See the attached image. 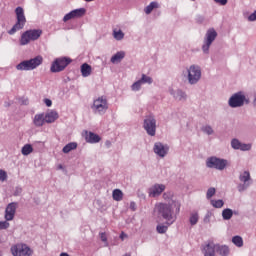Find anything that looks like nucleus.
<instances>
[{
    "label": "nucleus",
    "instance_id": "5fc2aeb1",
    "mask_svg": "<svg viewBox=\"0 0 256 256\" xmlns=\"http://www.w3.org/2000/svg\"><path fill=\"white\" fill-rule=\"evenodd\" d=\"M248 21H256V10L254 11V13L249 15Z\"/></svg>",
    "mask_w": 256,
    "mask_h": 256
},
{
    "label": "nucleus",
    "instance_id": "69168bd1",
    "mask_svg": "<svg viewBox=\"0 0 256 256\" xmlns=\"http://www.w3.org/2000/svg\"><path fill=\"white\" fill-rule=\"evenodd\" d=\"M58 169H59V170H62V169H63V165L60 164V165L58 166Z\"/></svg>",
    "mask_w": 256,
    "mask_h": 256
},
{
    "label": "nucleus",
    "instance_id": "c756f323",
    "mask_svg": "<svg viewBox=\"0 0 256 256\" xmlns=\"http://www.w3.org/2000/svg\"><path fill=\"white\" fill-rule=\"evenodd\" d=\"M239 180L240 182L247 184L251 180L249 171H244L242 174H240Z\"/></svg>",
    "mask_w": 256,
    "mask_h": 256
},
{
    "label": "nucleus",
    "instance_id": "a19ab883",
    "mask_svg": "<svg viewBox=\"0 0 256 256\" xmlns=\"http://www.w3.org/2000/svg\"><path fill=\"white\" fill-rule=\"evenodd\" d=\"M9 228H10V223L8 222V220L0 221V231L7 230Z\"/></svg>",
    "mask_w": 256,
    "mask_h": 256
},
{
    "label": "nucleus",
    "instance_id": "bf43d9fd",
    "mask_svg": "<svg viewBox=\"0 0 256 256\" xmlns=\"http://www.w3.org/2000/svg\"><path fill=\"white\" fill-rule=\"evenodd\" d=\"M125 238H127V234H125V232H122V233L120 234V239H121V240H124Z\"/></svg>",
    "mask_w": 256,
    "mask_h": 256
},
{
    "label": "nucleus",
    "instance_id": "4d7b16f0",
    "mask_svg": "<svg viewBox=\"0 0 256 256\" xmlns=\"http://www.w3.org/2000/svg\"><path fill=\"white\" fill-rule=\"evenodd\" d=\"M214 2L224 6L228 3V0H214Z\"/></svg>",
    "mask_w": 256,
    "mask_h": 256
},
{
    "label": "nucleus",
    "instance_id": "c03bdc74",
    "mask_svg": "<svg viewBox=\"0 0 256 256\" xmlns=\"http://www.w3.org/2000/svg\"><path fill=\"white\" fill-rule=\"evenodd\" d=\"M249 187V183H240L237 186V189L240 193L244 192Z\"/></svg>",
    "mask_w": 256,
    "mask_h": 256
},
{
    "label": "nucleus",
    "instance_id": "72a5a7b5",
    "mask_svg": "<svg viewBox=\"0 0 256 256\" xmlns=\"http://www.w3.org/2000/svg\"><path fill=\"white\" fill-rule=\"evenodd\" d=\"M140 81H141L142 85L143 84H148V85L153 84V78L147 76L146 74H142Z\"/></svg>",
    "mask_w": 256,
    "mask_h": 256
},
{
    "label": "nucleus",
    "instance_id": "c85d7f7f",
    "mask_svg": "<svg viewBox=\"0 0 256 256\" xmlns=\"http://www.w3.org/2000/svg\"><path fill=\"white\" fill-rule=\"evenodd\" d=\"M222 217L224 221H229L233 217V210L230 208H225L222 211Z\"/></svg>",
    "mask_w": 256,
    "mask_h": 256
},
{
    "label": "nucleus",
    "instance_id": "052dcab7",
    "mask_svg": "<svg viewBox=\"0 0 256 256\" xmlns=\"http://www.w3.org/2000/svg\"><path fill=\"white\" fill-rule=\"evenodd\" d=\"M4 107L5 108H10L11 107V102H8V101L4 102Z\"/></svg>",
    "mask_w": 256,
    "mask_h": 256
},
{
    "label": "nucleus",
    "instance_id": "7ed1b4c3",
    "mask_svg": "<svg viewBox=\"0 0 256 256\" xmlns=\"http://www.w3.org/2000/svg\"><path fill=\"white\" fill-rule=\"evenodd\" d=\"M43 63V57L41 55L36 56L35 58H32L30 60H25L20 62L16 69L17 71H33L34 69H37L39 65H42Z\"/></svg>",
    "mask_w": 256,
    "mask_h": 256
},
{
    "label": "nucleus",
    "instance_id": "473e14b6",
    "mask_svg": "<svg viewBox=\"0 0 256 256\" xmlns=\"http://www.w3.org/2000/svg\"><path fill=\"white\" fill-rule=\"evenodd\" d=\"M211 205L215 208V209H221L224 206V202L222 199H218V200H211Z\"/></svg>",
    "mask_w": 256,
    "mask_h": 256
},
{
    "label": "nucleus",
    "instance_id": "0eeeda50",
    "mask_svg": "<svg viewBox=\"0 0 256 256\" xmlns=\"http://www.w3.org/2000/svg\"><path fill=\"white\" fill-rule=\"evenodd\" d=\"M72 63V59L68 57H59L56 58L50 67L51 73H61Z\"/></svg>",
    "mask_w": 256,
    "mask_h": 256
},
{
    "label": "nucleus",
    "instance_id": "6ab92c4d",
    "mask_svg": "<svg viewBox=\"0 0 256 256\" xmlns=\"http://www.w3.org/2000/svg\"><path fill=\"white\" fill-rule=\"evenodd\" d=\"M59 119V113L55 110H51L45 114V122L47 124H53Z\"/></svg>",
    "mask_w": 256,
    "mask_h": 256
},
{
    "label": "nucleus",
    "instance_id": "a211bd4d",
    "mask_svg": "<svg viewBox=\"0 0 256 256\" xmlns=\"http://www.w3.org/2000/svg\"><path fill=\"white\" fill-rule=\"evenodd\" d=\"M202 252L204 256H215L216 244H214L213 242L207 243L203 246Z\"/></svg>",
    "mask_w": 256,
    "mask_h": 256
},
{
    "label": "nucleus",
    "instance_id": "4c0bfd02",
    "mask_svg": "<svg viewBox=\"0 0 256 256\" xmlns=\"http://www.w3.org/2000/svg\"><path fill=\"white\" fill-rule=\"evenodd\" d=\"M168 229H169V227L166 225H157V227H156V231L158 234H165V233H167Z\"/></svg>",
    "mask_w": 256,
    "mask_h": 256
},
{
    "label": "nucleus",
    "instance_id": "393cba45",
    "mask_svg": "<svg viewBox=\"0 0 256 256\" xmlns=\"http://www.w3.org/2000/svg\"><path fill=\"white\" fill-rule=\"evenodd\" d=\"M112 198L116 202H121L123 200V191H121V189H114L112 192Z\"/></svg>",
    "mask_w": 256,
    "mask_h": 256
},
{
    "label": "nucleus",
    "instance_id": "09e8293b",
    "mask_svg": "<svg viewBox=\"0 0 256 256\" xmlns=\"http://www.w3.org/2000/svg\"><path fill=\"white\" fill-rule=\"evenodd\" d=\"M195 21H196V23H198L199 25H201L202 23H204L205 17L202 16V15H197Z\"/></svg>",
    "mask_w": 256,
    "mask_h": 256
},
{
    "label": "nucleus",
    "instance_id": "0e129e2a",
    "mask_svg": "<svg viewBox=\"0 0 256 256\" xmlns=\"http://www.w3.org/2000/svg\"><path fill=\"white\" fill-rule=\"evenodd\" d=\"M233 215L238 216L239 215L238 211H233Z\"/></svg>",
    "mask_w": 256,
    "mask_h": 256
},
{
    "label": "nucleus",
    "instance_id": "f8f14e48",
    "mask_svg": "<svg viewBox=\"0 0 256 256\" xmlns=\"http://www.w3.org/2000/svg\"><path fill=\"white\" fill-rule=\"evenodd\" d=\"M108 109H109V106L107 105V99L105 97L102 96L94 100L92 110L95 113L103 115L105 114V112H107Z\"/></svg>",
    "mask_w": 256,
    "mask_h": 256
},
{
    "label": "nucleus",
    "instance_id": "1a4fd4ad",
    "mask_svg": "<svg viewBox=\"0 0 256 256\" xmlns=\"http://www.w3.org/2000/svg\"><path fill=\"white\" fill-rule=\"evenodd\" d=\"M188 83L190 85H196L198 82L201 80L202 72H201V67L198 65H191L188 69Z\"/></svg>",
    "mask_w": 256,
    "mask_h": 256
},
{
    "label": "nucleus",
    "instance_id": "aec40b11",
    "mask_svg": "<svg viewBox=\"0 0 256 256\" xmlns=\"http://www.w3.org/2000/svg\"><path fill=\"white\" fill-rule=\"evenodd\" d=\"M216 253L220 256H228L229 255V247L227 245L215 244Z\"/></svg>",
    "mask_w": 256,
    "mask_h": 256
},
{
    "label": "nucleus",
    "instance_id": "9d476101",
    "mask_svg": "<svg viewBox=\"0 0 256 256\" xmlns=\"http://www.w3.org/2000/svg\"><path fill=\"white\" fill-rule=\"evenodd\" d=\"M245 101H246V96L244 95V93L242 91H239L237 93H234L230 97V99L228 101V105L232 109L241 108L244 106Z\"/></svg>",
    "mask_w": 256,
    "mask_h": 256
},
{
    "label": "nucleus",
    "instance_id": "a878e982",
    "mask_svg": "<svg viewBox=\"0 0 256 256\" xmlns=\"http://www.w3.org/2000/svg\"><path fill=\"white\" fill-rule=\"evenodd\" d=\"M34 151V148L31 144H25L22 149H21V153L23 156H29L30 154H32Z\"/></svg>",
    "mask_w": 256,
    "mask_h": 256
},
{
    "label": "nucleus",
    "instance_id": "f3484780",
    "mask_svg": "<svg viewBox=\"0 0 256 256\" xmlns=\"http://www.w3.org/2000/svg\"><path fill=\"white\" fill-rule=\"evenodd\" d=\"M85 141L89 144H98L101 142V136L99 134L93 133V132H88L85 131Z\"/></svg>",
    "mask_w": 256,
    "mask_h": 256
},
{
    "label": "nucleus",
    "instance_id": "4be33fe9",
    "mask_svg": "<svg viewBox=\"0 0 256 256\" xmlns=\"http://www.w3.org/2000/svg\"><path fill=\"white\" fill-rule=\"evenodd\" d=\"M78 148V143L77 142H70L68 144H66L63 149H62V152L64 154H69L71 153L72 151L76 150Z\"/></svg>",
    "mask_w": 256,
    "mask_h": 256
},
{
    "label": "nucleus",
    "instance_id": "37998d69",
    "mask_svg": "<svg viewBox=\"0 0 256 256\" xmlns=\"http://www.w3.org/2000/svg\"><path fill=\"white\" fill-rule=\"evenodd\" d=\"M22 193H23V188L20 187V186H17V187H15V189H14L13 196H14V197H19V196L22 195Z\"/></svg>",
    "mask_w": 256,
    "mask_h": 256
},
{
    "label": "nucleus",
    "instance_id": "7c9ffc66",
    "mask_svg": "<svg viewBox=\"0 0 256 256\" xmlns=\"http://www.w3.org/2000/svg\"><path fill=\"white\" fill-rule=\"evenodd\" d=\"M232 243L236 247L241 248V247H243V238L239 235H235L232 237Z\"/></svg>",
    "mask_w": 256,
    "mask_h": 256
},
{
    "label": "nucleus",
    "instance_id": "cd10ccee",
    "mask_svg": "<svg viewBox=\"0 0 256 256\" xmlns=\"http://www.w3.org/2000/svg\"><path fill=\"white\" fill-rule=\"evenodd\" d=\"M159 8V3L157 2H151L145 9L144 12L146 15H151L153 13V9H158Z\"/></svg>",
    "mask_w": 256,
    "mask_h": 256
},
{
    "label": "nucleus",
    "instance_id": "f704fd0d",
    "mask_svg": "<svg viewBox=\"0 0 256 256\" xmlns=\"http://www.w3.org/2000/svg\"><path fill=\"white\" fill-rule=\"evenodd\" d=\"M199 217H198V213H191V216L189 218V222L191 224V226H195L198 223Z\"/></svg>",
    "mask_w": 256,
    "mask_h": 256
},
{
    "label": "nucleus",
    "instance_id": "49530a36",
    "mask_svg": "<svg viewBox=\"0 0 256 256\" xmlns=\"http://www.w3.org/2000/svg\"><path fill=\"white\" fill-rule=\"evenodd\" d=\"M71 19H75V16L73 14V12H69L67 13L64 17H63V21L64 23H67V21H71Z\"/></svg>",
    "mask_w": 256,
    "mask_h": 256
},
{
    "label": "nucleus",
    "instance_id": "8fccbe9b",
    "mask_svg": "<svg viewBox=\"0 0 256 256\" xmlns=\"http://www.w3.org/2000/svg\"><path fill=\"white\" fill-rule=\"evenodd\" d=\"M212 217V213L211 212H207V214L205 215V217H204V223L205 224H208V223H210V218Z\"/></svg>",
    "mask_w": 256,
    "mask_h": 256
},
{
    "label": "nucleus",
    "instance_id": "39448f33",
    "mask_svg": "<svg viewBox=\"0 0 256 256\" xmlns=\"http://www.w3.org/2000/svg\"><path fill=\"white\" fill-rule=\"evenodd\" d=\"M41 35H43V30L41 29L27 30L21 35L20 45H29L31 41H38Z\"/></svg>",
    "mask_w": 256,
    "mask_h": 256
},
{
    "label": "nucleus",
    "instance_id": "58836bf2",
    "mask_svg": "<svg viewBox=\"0 0 256 256\" xmlns=\"http://www.w3.org/2000/svg\"><path fill=\"white\" fill-rule=\"evenodd\" d=\"M240 145H241V142L238 139L234 138V139L231 140L232 149L239 150Z\"/></svg>",
    "mask_w": 256,
    "mask_h": 256
},
{
    "label": "nucleus",
    "instance_id": "412c9836",
    "mask_svg": "<svg viewBox=\"0 0 256 256\" xmlns=\"http://www.w3.org/2000/svg\"><path fill=\"white\" fill-rule=\"evenodd\" d=\"M46 122L44 114H36L33 123L36 127H43Z\"/></svg>",
    "mask_w": 256,
    "mask_h": 256
},
{
    "label": "nucleus",
    "instance_id": "13d9d810",
    "mask_svg": "<svg viewBox=\"0 0 256 256\" xmlns=\"http://www.w3.org/2000/svg\"><path fill=\"white\" fill-rule=\"evenodd\" d=\"M252 105L254 108H256V92L254 93V98H253V101H252Z\"/></svg>",
    "mask_w": 256,
    "mask_h": 256
},
{
    "label": "nucleus",
    "instance_id": "20e7f679",
    "mask_svg": "<svg viewBox=\"0 0 256 256\" xmlns=\"http://www.w3.org/2000/svg\"><path fill=\"white\" fill-rule=\"evenodd\" d=\"M143 129L150 137H155V135H157V119L155 118V115L149 114L145 116Z\"/></svg>",
    "mask_w": 256,
    "mask_h": 256
},
{
    "label": "nucleus",
    "instance_id": "f257e3e1",
    "mask_svg": "<svg viewBox=\"0 0 256 256\" xmlns=\"http://www.w3.org/2000/svg\"><path fill=\"white\" fill-rule=\"evenodd\" d=\"M181 203L177 200H171L169 203H159L156 205L158 218L166 221V225H172L180 212Z\"/></svg>",
    "mask_w": 256,
    "mask_h": 256
},
{
    "label": "nucleus",
    "instance_id": "2f4dec72",
    "mask_svg": "<svg viewBox=\"0 0 256 256\" xmlns=\"http://www.w3.org/2000/svg\"><path fill=\"white\" fill-rule=\"evenodd\" d=\"M113 37L116 39V41H121L125 37V34L121 30H114L113 31Z\"/></svg>",
    "mask_w": 256,
    "mask_h": 256
},
{
    "label": "nucleus",
    "instance_id": "ea45409f",
    "mask_svg": "<svg viewBox=\"0 0 256 256\" xmlns=\"http://www.w3.org/2000/svg\"><path fill=\"white\" fill-rule=\"evenodd\" d=\"M215 194H216V189L214 187H210L207 190V194H206L207 200H210Z\"/></svg>",
    "mask_w": 256,
    "mask_h": 256
},
{
    "label": "nucleus",
    "instance_id": "680f3d73",
    "mask_svg": "<svg viewBox=\"0 0 256 256\" xmlns=\"http://www.w3.org/2000/svg\"><path fill=\"white\" fill-rule=\"evenodd\" d=\"M105 146H106L108 149L111 148V141L107 140V141L105 142Z\"/></svg>",
    "mask_w": 256,
    "mask_h": 256
},
{
    "label": "nucleus",
    "instance_id": "e2e57ef3",
    "mask_svg": "<svg viewBox=\"0 0 256 256\" xmlns=\"http://www.w3.org/2000/svg\"><path fill=\"white\" fill-rule=\"evenodd\" d=\"M60 256H70L68 253H66V252H62L61 254H60Z\"/></svg>",
    "mask_w": 256,
    "mask_h": 256
},
{
    "label": "nucleus",
    "instance_id": "774afa93",
    "mask_svg": "<svg viewBox=\"0 0 256 256\" xmlns=\"http://www.w3.org/2000/svg\"><path fill=\"white\" fill-rule=\"evenodd\" d=\"M245 103L248 105L249 104V99L245 98Z\"/></svg>",
    "mask_w": 256,
    "mask_h": 256
},
{
    "label": "nucleus",
    "instance_id": "864d4df0",
    "mask_svg": "<svg viewBox=\"0 0 256 256\" xmlns=\"http://www.w3.org/2000/svg\"><path fill=\"white\" fill-rule=\"evenodd\" d=\"M130 210L133 212L137 211V204L133 201L130 203Z\"/></svg>",
    "mask_w": 256,
    "mask_h": 256
},
{
    "label": "nucleus",
    "instance_id": "5701e85b",
    "mask_svg": "<svg viewBox=\"0 0 256 256\" xmlns=\"http://www.w3.org/2000/svg\"><path fill=\"white\" fill-rule=\"evenodd\" d=\"M123 59H125V52L119 51L111 57L110 61L111 63H121Z\"/></svg>",
    "mask_w": 256,
    "mask_h": 256
},
{
    "label": "nucleus",
    "instance_id": "bb28decb",
    "mask_svg": "<svg viewBox=\"0 0 256 256\" xmlns=\"http://www.w3.org/2000/svg\"><path fill=\"white\" fill-rule=\"evenodd\" d=\"M72 13L75 19H80L81 17H84V15H86L87 10L85 8H79L72 10Z\"/></svg>",
    "mask_w": 256,
    "mask_h": 256
},
{
    "label": "nucleus",
    "instance_id": "ddd939ff",
    "mask_svg": "<svg viewBox=\"0 0 256 256\" xmlns=\"http://www.w3.org/2000/svg\"><path fill=\"white\" fill-rule=\"evenodd\" d=\"M153 151L158 157L165 158L169 153V145H165L162 142H156L154 143Z\"/></svg>",
    "mask_w": 256,
    "mask_h": 256
},
{
    "label": "nucleus",
    "instance_id": "3c124183",
    "mask_svg": "<svg viewBox=\"0 0 256 256\" xmlns=\"http://www.w3.org/2000/svg\"><path fill=\"white\" fill-rule=\"evenodd\" d=\"M44 103H45L46 107H48V108L52 107V105H53L52 100L48 99V98L44 99Z\"/></svg>",
    "mask_w": 256,
    "mask_h": 256
},
{
    "label": "nucleus",
    "instance_id": "f03ea898",
    "mask_svg": "<svg viewBox=\"0 0 256 256\" xmlns=\"http://www.w3.org/2000/svg\"><path fill=\"white\" fill-rule=\"evenodd\" d=\"M16 13V23L13 25V27L8 31L9 35H15L17 31H21V29H24L26 23H27V18L25 16V11L23 7H17L15 9Z\"/></svg>",
    "mask_w": 256,
    "mask_h": 256
},
{
    "label": "nucleus",
    "instance_id": "de8ad7c7",
    "mask_svg": "<svg viewBox=\"0 0 256 256\" xmlns=\"http://www.w3.org/2000/svg\"><path fill=\"white\" fill-rule=\"evenodd\" d=\"M19 103H20L21 106H29L30 101H29L28 98L22 97V98L19 99Z\"/></svg>",
    "mask_w": 256,
    "mask_h": 256
},
{
    "label": "nucleus",
    "instance_id": "dca6fc26",
    "mask_svg": "<svg viewBox=\"0 0 256 256\" xmlns=\"http://www.w3.org/2000/svg\"><path fill=\"white\" fill-rule=\"evenodd\" d=\"M169 93L171 96H173V98L176 101L183 102V101H186V99H187L186 93L184 91H182L181 89H177V90L170 89Z\"/></svg>",
    "mask_w": 256,
    "mask_h": 256
},
{
    "label": "nucleus",
    "instance_id": "e433bc0d",
    "mask_svg": "<svg viewBox=\"0 0 256 256\" xmlns=\"http://www.w3.org/2000/svg\"><path fill=\"white\" fill-rule=\"evenodd\" d=\"M141 86H143L141 80L139 79L138 81L134 82L131 86L132 91L137 92L141 90Z\"/></svg>",
    "mask_w": 256,
    "mask_h": 256
},
{
    "label": "nucleus",
    "instance_id": "423d86ee",
    "mask_svg": "<svg viewBox=\"0 0 256 256\" xmlns=\"http://www.w3.org/2000/svg\"><path fill=\"white\" fill-rule=\"evenodd\" d=\"M218 33L214 28H209L206 31V34L204 36L203 45H202V51L204 55H209L210 53V47L212 43L217 39Z\"/></svg>",
    "mask_w": 256,
    "mask_h": 256
},
{
    "label": "nucleus",
    "instance_id": "338daca9",
    "mask_svg": "<svg viewBox=\"0 0 256 256\" xmlns=\"http://www.w3.org/2000/svg\"><path fill=\"white\" fill-rule=\"evenodd\" d=\"M123 256H131V253H125Z\"/></svg>",
    "mask_w": 256,
    "mask_h": 256
},
{
    "label": "nucleus",
    "instance_id": "6e6552de",
    "mask_svg": "<svg viewBox=\"0 0 256 256\" xmlns=\"http://www.w3.org/2000/svg\"><path fill=\"white\" fill-rule=\"evenodd\" d=\"M206 166L208 169L223 171L228 166V160L211 156L206 159Z\"/></svg>",
    "mask_w": 256,
    "mask_h": 256
},
{
    "label": "nucleus",
    "instance_id": "c9c22d12",
    "mask_svg": "<svg viewBox=\"0 0 256 256\" xmlns=\"http://www.w3.org/2000/svg\"><path fill=\"white\" fill-rule=\"evenodd\" d=\"M201 131H202L204 134L208 135V136H211V135L214 134V130L212 129V127H211L210 125L203 126V127L201 128Z\"/></svg>",
    "mask_w": 256,
    "mask_h": 256
},
{
    "label": "nucleus",
    "instance_id": "b1692460",
    "mask_svg": "<svg viewBox=\"0 0 256 256\" xmlns=\"http://www.w3.org/2000/svg\"><path fill=\"white\" fill-rule=\"evenodd\" d=\"M81 73L83 78H88L91 76V65L84 63L81 65Z\"/></svg>",
    "mask_w": 256,
    "mask_h": 256
},
{
    "label": "nucleus",
    "instance_id": "9b49d317",
    "mask_svg": "<svg viewBox=\"0 0 256 256\" xmlns=\"http://www.w3.org/2000/svg\"><path fill=\"white\" fill-rule=\"evenodd\" d=\"M13 256H32L33 250L27 244H16L11 247Z\"/></svg>",
    "mask_w": 256,
    "mask_h": 256
},
{
    "label": "nucleus",
    "instance_id": "a18cd8bd",
    "mask_svg": "<svg viewBox=\"0 0 256 256\" xmlns=\"http://www.w3.org/2000/svg\"><path fill=\"white\" fill-rule=\"evenodd\" d=\"M240 151L246 152L251 150V145L250 144H245V143H240Z\"/></svg>",
    "mask_w": 256,
    "mask_h": 256
},
{
    "label": "nucleus",
    "instance_id": "79ce46f5",
    "mask_svg": "<svg viewBox=\"0 0 256 256\" xmlns=\"http://www.w3.org/2000/svg\"><path fill=\"white\" fill-rule=\"evenodd\" d=\"M8 179V174L5 170L0 169V182H5Z\"/></svg>",
    "mask_w": 256,
    "mask_h": 256
},
{
    "label": "nucleus",
    "instance_id": "2eb2a0df",
    "mask_svg": "<svg viewBox=\"0 0 256 256\" xmlns=\"http://www.w3.org/2000/svg\"><path fill=\"white\" fill-rule=\"evenodd\" d=\"M165 191V184L156 183L148 189V194L151 198H157Z\"/></svg>",
    "mask_w": 256,
    "mask_h": 256
},
{
    "label": "nucleus",
    "instance_id": "603ef678",
    "mask_svg": "<svg viewBox=\"0 0 256 256\" xmlns=\"http://www.w3.org/2000/svg\"><path fill=\"white\" fill-rule=\"evenodd\" d=\"M100 238L102 242H107V234H105V232L100 233Z\"/></svg>",
    "mask_w": 256,
    "mask_h": 256
},
{
    "label": "nucleus",
    "instance_id": "4468645a",
    "mask_svg": "<svg viewBox=\"0 0 256 256\" xmlns=\"http://www.w3.org/2000/svg\"><path fill=\"white\" fill-rule=\"evenodd\" d=\"M18 202H11L5 208V220L13 221L17 212Z\"/></svg>",
    "mask_w": 256,
    "mask_h": 256
},
{
    "label": "nucleus",
    "instance_id": "6e6d98bb",
    "mask_svg": "<svg viewBox=\"0 0 256 256\" xmlns=\"http://www.w3.org/2000/svg\"><path fill=\"white\" fill-rule=\"evenodd\" d=\"M171 197H172V193L171 192H165L163 194L164 200H169Z\"/></svg>",
    "mask_w": 256,
    "mask_h": 256
}]
</instances>
